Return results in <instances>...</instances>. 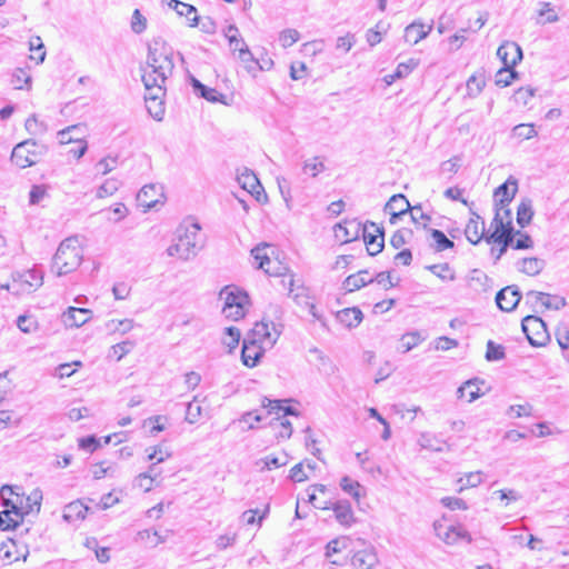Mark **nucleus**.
I'll use <instances>...</instances> for the list:
<instances>
[{
  "instance_id": "f704fd0d",
  "label": "nucleus",
  "mask_w": 569,
  "mask_h": 569,
  "mask_svg": "<svg viewBox=\"0 0 569 569\" xmlns=\"http://www.w3.org/2000/svg\"><path fill=\"white\" fill-rule=\"evenodd\" d=\"M490 278L479 269L470 272L469 286L476 291H487L490 288Z\"/></svg>"
},
{
  "instance_id": "4be33fe9",
  "label": "nucleus",
  "mask_w": 569,
  "mask_h": 569,
  "mask_svg": "<svg viewBox=\"0 0 569 569\" xmlns=\"http://www.w3.org/2000/svg\"><path fill=\"white\" fill-rule=\"evenodd\" d=\"M432 30L431 24L412 22L405 29V40L411 44H417L425 39Z\"/></svg>"
},
{
  "instance_id": "6e6d98bb",
  "label": "nucleus",
  "mask_w": 569,
  "mask_h": 569,
  "mask_svg": "<svg viewBox=\"0 0 569 569\" xmlns=\"http://www.w3.org/2000/svg\"><path fill=\"white\" fill-rule=\"evenodd\" d=\"M120 182L117 179H107L97 191L98 198L112 196L119 189Z\"/></svg>"
},
{
  "instance_id": "2f4dec72",
  "label": "nucleus",
  "mask_w": 569,
  "mask_h": 569,
  "mask_svg": "<svg viewBox=\"0 0 569 569\" xmlns=\"http://www.w3.org/2000/svg\"><path fill=\"white\" fill-rule=\"evenodd\" d=\"M289 462V456L287 453H281L280 456L269 455L256 462L257 466H261L260 470H272L283 466H287Z\"/></svg>"
},
{
  "instance_id": "6ab92c4d",
  "label": "nucleus",
  "mask_w": 569,
  "mask_h": 569,
  "mask_svg": "<svg viewBox=\"0 0 569 569\" xmlns=\"http://www.w3.org/2000/svg\"><path fill=\"white\" fill-rule=\"evenodd\" d=\"M465 234L468 241L473 244H477L485 238V222L480 216L472 213L466 226Z\"/></svg>"
},
{
  "instance_id": "ea45409f",
  "label": "nucleus",
  "mask_w": 569,
  "mask_h": 569,
  "mask_svg": "<svg viewBox=\"0 0 569 569\" xmlns=\"http://www.w3.org/2000/svg\"><path fill=\"white\" fill-rule=\"evenodd\" d=\"M26 130L32 136H42L48 131L46 122L40 121L37 114H31L24 122Z\"/></svg>"
},
{
  "instance_id": "423d86ee",
  "label": "nucleus",
  "mask_w": 569,
  "mask_h": 569,
  "mask_svg": "<svg viewBox=\"0 0 569 569\" xmlns=\"http://www.w3.org/2000/svg\"><path fill=\"white\" fill-rule=\"evenodd\" d=\"M521 327L529 343L533 347L545 346L549 339L545 321L537 316L529 315L525 317Z\"/></svg>"
},
{
  "instance_id": "f3484780",
  "label": "nucleus",
  "mask_w": 569,
  "mask_h": 569,
  "mask_svg": "<svg viewBox=\"0 0 569 569\" xmlns=\"http://www.w3.org/2000/svg\"><path fill=\"white\" fill-rule=\"evenodd\" d=\"M330 509L333 510L335 517L340 525L345 527H351L356 522V518L349 501L340 500L335 503H330Z\"/></svg>"
},
{
  "instance_id": "de8ad7c7",
  "label": "nucleus",
  "mask_w": 569,
  "mask_h": 569,
  "mask_svg": "<svg viewBox=\"0 0 569 569\" xmlns=\"http://www.w3.org/2000/svg\"><path fill=\"white\" fill-rule=\"evenodd\" d=\"M485 79L482 76H476V74H472L468 80H467V93L469 97H477L483 89L485 87Z\"/></svg>"
},
{
  "instance_id": "a19ab883",
  "label": "nucleus",
  "mask_w": 569,
  "mask_h": 569,
  "mask_svg": "<svg viewBox=\"0 0 569 569\" xmlns=\"http://www.w3.org/2000/svg\"><path fill=\"white\" fill-rule=\"evenodd\" d=\"M133 327H134V321L132 319H122V320L112 319L106 323V329L109 332H119L121 335L129 332L130 330L133 329Z\"/></svg>"
},
{
  "instance_id": "69168bd1",
  "label": "nucleus",
  "mask_w": 569,
  "mask_h": 569,
  "mask_svg": "<svg viewBox=\"0 0 569 569\" xmlns=\"http://www.w3.org/2000/svg\"><path fill=\"white\" fill-rule=\"evenodd\" d=\"M326 169L325 163L319 161L318 158L308 159L303 163V172L309 173L312 177H317L320 172Z\"/></svg>"
},
{
  "instance_id": "4468645a",
  "label": "nucleus",
  "mask_w": 569,
  "mask_h": 569,
  "mask_svg": "<svg viewBox=\"0 0 569 569\" xmlns=\"http://www.w3.org/2000/svg\"><path fill=\"white\" fill-rule=\"evenodd\" d=\"M18 506L17 509L21 516L31 512H39L41 507L42 493L40 490H33L29 496L24 497L22 493H17Z\"/></svg>"
},
{
  "instance_id": "bf43d9fd",
  "label": "nucleus",
  "mask_w": 569,
  "mask_h": 569,
  "mask_svg": "<svg viewBox=\"0 0 569 569\" xmlns=\"http://www.w3.org/2000/svg\"><path fill=\"white\" fill-rule=\"evenodd\" d=\"M418 443L423 449H429V450H433V451L442 450L441 446H438V443H439L438 439L429 432L421 433L418 439Z\"/></svg>"
},
{
  "instance_id": "6e6552de",
  "label": "nucleus",
  "mask_w": 569,
  "mask_h": 569,
  "mask_svg": "<svg viewBox=\"0 0 569 569\" xmlns=\"http://www.w3.org/2000/svg\"><path fill=\"white\" fill-rule=\"evenodd\" d=\"M370 256L378 254L385 244L383 229L375 222H367L362 227L361 234Z\"/></svg>"
},
{
  "instance_id": "ddd939ff",
  "label": "nucleus",
  "mask_w": 569,
  "mask_h": 569,
  "mask_svg": "<svg viewBox=\"0 0 569 569\" xmlns=\"http://www.w3.org/2000/svg\"><path fill=\"white\" fill-rule=\"evenodd\" d=\"M521 295L516 286H508L496 296V303L502 311H512L519 303Z\"/></svg>"
},
{
  "instance_id": "c85d7f7f",
  "label": "nucleus",
  "mask_w": 569,
  "mask_h": 569,
  "mask_svg": "<svg viewBox=\"0 0 569 569\" xmlns=\"http://www.w3.org/2000/svg\"><path fill=\"white\" fill-rule=\"evenodd\" d=\"M477 381V379H472L461 385L457 390L458 398L466 399L468 402L477 400L481 396Z\"/></svg>"
},
{
  "instance_id": "c756f323",
  "label": "nucleus",
  "mask_w": 569,
  "mask_h": 569,
  "mask_svg": "<svg viewBox=\"0 0 569 569\" xmlns=\"http://www.w3.org/2000/svg\"><path fill=\"white\" fill-rule=\"evenodd\" d=\"M89 510V508L83 505L81 501L77 500L73 502H70L64 507L63 510V518L66 521L71 522L74 520H81L86 518V513Z\"/></svg>"
},
{
  "instance_id": "09e8293b",
  "label": "nucleus",
  "mask_w": 569,
  "mask_h": 569,
  "mask_svg": "<svg viewBox=\"0 0 569 569\" xmlns=\"http://www.w3.org/2000/svg\"><path fill=\"white\" fill-rule=\"evenodd\" d=\"M512 133L515 137L522 139V140H529L537 136V131L535 129V126L532 123H520L517 124L512 129Z\"/></svg>"
},
{
  "instance_id": "7ed1b4c3",
  "label": "nucleus",
  "mask_w": 569,
  "mask_h": 569,
  "mask_svg": "<svg viewBox=\"0 0 569 569\" xmlns=\"http://www.w3.org/2000/svg\"><path fill=\"white\" fill-rule=\"evenodd\" d=\"M200 224L198 222H184L178 230V240L167 249L170 257H178L182 260H190L200 250Z\"/></svg>"
},
{
  "instance_id": "393cba45",
  "label": "nucleus",
  "mask_w": 569,
  "mask_h": 569,
  "mask_svg": "<svg viewBox=\"0 0 569 569\" xmlns=\"http://www.w3.org/2000/svg\"><path fill=\"white\" fill-rule=\"evenodd\" d=\"M372 281L373 277L369 273L368 270H360L359 272L349 276L343 281V288L347 291L352 292L355 290H359L368 283H371Z\"/></svg>"
},
{
  "instance_id": "13d9d810",
  "label": "nucleus",
  "mask_w": 569,
  "mask_h": 569,
  "mask_svg": "<svg viewBox=\"0 0 569 569\" xmlns=\"http://www.w3.org/2000/svg\"><path fill=\"white\" fill-rule=\"evenodd\" d=\"M300 38V33L296 29H284L279 34V42L283 48L295 44Z\"/></svg>"
},
{
  "instance_id": "c9c22d12",
  "label": "nucleus",
  "mask_w": 569,
  "mask_h": 569,
  "mask_svg": "<svg viewBox=\"0 0 569 569\" xmlns=\"http://www.w3.org/2000/svg\"><path fill=\"white\" fill-rule=\"evenodd\" d=\"M533 217L532 201L530 199H523L517 209V222L521 227L528 226Z\"/></svg>"
},
{
  "instance_id": "8fccbe9b",
  "label": "nucleus",
  "mask_w": 569,
  "mask_h": 569,
  "mask_svg": "<svg viewBox=\"0 0 569 569\" xmlns=\"http://www.w3.org/2000/svg\"><path fill=\"white\" fill-rule=\"evenodd\" d=\"M180 9H178L176 12L180 16V17H186L187 20L189 21V26L190 27H196L198 26L199 23V17L197 14V9L189 4V3H184L182 6H179Z\"/></svg>"
},
{
  "instance_id": "338daca9",
  "label": "nucleus",
  "mask_w": 569,
  "mask_h": 569,
  "mask_svg": "<svg viewBox=\"0 0 569 569\" xmlns=\"http://www.w3.org/2000/svg\"><path fill=\"white\" fill-rule=\"evenodd\" d=\"M401 340L402 346L405 347V352H407L417 347L423 340V338L418 331H413L403 335Z\"/></svg>"
},
{
  "instance_id": "774afa93",
  "label": "nucleus",
  "mask_w": 569,
  "mask_h": 569,
  "mask_svg": "<svg viewBox=\"0 0 569 569\" xmlns=\"http://www.w3.org/2000/svg\"><path fill=\"white\" fill-rule=\"evenodd\" d=\"M556 339L562 350L569 348V328L567 326H559L556 329Z\"/></svg>"
},
{
  "instance_id": "9b49d317",
  "label": "nucleus",
  "mask_w": 569,
  "mask_h": 569,
  "mask_svg": "<svg viewBox=\"0 0 569 569\" xmlns=\"http://www.w3.org/2000/svg\"><path fill=\"white\" fill-rule=\"evenodd\" d=\"M497 56L503 67L513 68L522 59L520 46L513 41H505L497 50Z\"/></svg>"
},
{
  "instance_id": "412c9836",
  "label": "nucleus",
  "mask_w": 569,
  "mask_h": 569,
  "mask_svg": "<svg viewBox=\"0 0 569 569\" xmlns=\"http://www.w3.org/2000/svg\"><path fill=\"white\" fill-rule=\"evenodd\" d=\"M386 210L391 214L390 222L410 210V203L403 194L392 196L386 204Z\"/></svg>"
},
{
  "instance_id": "f257e3e1",
  "label": "nucleus",
  "mask_w": 569,
  "mask_h": 569,
  "mask_svg": "<svg viewBox=\"0 0 569 569\" xmlns=\"http://www.w3.org/2000/svg\"><path fill=\"white\" fill-rule=\"evenodd\" d=\"M283 309L278 303H269L263 317L243 339L241 360L246 367L253 368L264 353L272 348L283 330Z\"/></svg>"
},
{
  "instance_id": "bb28decb",
  "label": "nucleus",
  "mask_w": 569,
  "mask_h": 569,
  "mask_svg": "<svg viewBox=\"0 0 569 569\" xmlns=\"http://www.w3.org/2000/svg\"><path fill=\"white\" fill-rule=\"evenodd\" d=\"M517 190V180L510 177L506 182L496 189L495 197L499 198V204L509 203L515 197Z\"/></svg>"
},
{
  "instance_id": "c03bdc74",
  "label": "nucleus",
  "mask_w": 569,
  "mask_h": 569,
  "mask_svg": "<svg viewBox=\"0 0 569 569\" xmlns=\"http://www.w3.org/2000/svg\"><path fill=\"white\" fill-rule=\"evenodd\" d=\"M12 84L17 90H29L31 87V76L26 70L18 68L12 74Z\"/></svg>"
},
{
  "instance_id": "58836bf2",
  "label": "nucleus",
  "mask_w": 569,
  "mask_h": 569,
  "mask_svg": "<svg viewBox=\"0 0 569 569\" xmlns=\"http://www.w3.org/2000/svg\"><path fill=\"white\" fill-rule=\"evenodd\" d=\"M430 237L433 240L432 246L436 251H443L447 249H451L455 246L453 241L448 239L447 236L438 229H431Z\"/></svg>"
},
{
  "instance_id": "0eeeda50",
  "label": "nucleus",
  "mask_w": 569,
  "mask_h": 569,
  "mask_svg": "<svg viewBox=\"0 0 569 569\" xmlns=\"http://www.w3.org/2000/svg\"><path fill=\"white\" fill-rule=\"evenodd\" d=\"M433 530L437 537L449 546H453L460 540H466L468 543L472 541L469 532L461 526H445L441 521H435Z\"/></svg>"
},
{
  "instance_id": "aec40b11",
  "label": "nucleus",
  "mask_w": 569,
  "mask_h": 569,
  "mask_svg": "<svg viewBox=\"0 0 569 569\" xmlns=\"http://www.w3.org/2000/svg\"><path fill=\"white\" fill-rule=\"evenodd\" d=\"M377 562L378 558L373 548L359 550L351 559V563L355 569H372Z\"/></svg>"
},
{
  "instance_id": "4d7b16f0",
  "label": "nucleus",
  "mask_w": 569,
  "mask_h": 569,
  "mask_svg": "<svg viewBox=\"0 0 569 569\" xmlns=\"http://www.w3.org/2000/svg\"><path fill=\"white\" fill-rule=\"evenodd\" d=\"M540 9L538 11L539 17L543 18L545 20L542 23H553L559 20V17L557 12L553 10L550 2H540Z\"/></svg>"
},
{
  "instance_id": "5fc2aeb1",
  "label": "nucleus",
  "mask_w": 569,
  "mask_h": 569,
  "mask_svg": "<svg viewBox=\"0 0 569 569\" xmlns=\"http://www.w3.org/2000/svg\"><path fill=\"white\" fill-rule=\"evenodd\" d=\"M238 59L244 64V68L248 72L254 73L257 71L259 60L253 57L249 49H242L241 54L238 56Z\"/></svg>"
},
{
  "instance_id": "864d4df0",
  "label": "nucleus",
  "mask_w": 569,
  "mask_h": 569,
  "mask_svg": "<svg viewBox=\"0 0 569 569\" xmlns=\"http://www.w3.org/2000/svg\"><path fill=\"white\" fill-rule=\"evenodd\" d=\"M536 89L531 87H522L519 88L515 94V101L518 104H521L523 107L528 106L531 99L535 97Z\"/></svg>"
},
{
  "instance_id": "79ce46f5",
  "label": "nucleus",
  "mask_w": 569,
  "mask_h": 569,
  "mask_svg": "<svg viewBox=\"0 0 569 569\" xmlns=\"http://www.w3.org/2000/svg\"><path fill=\"white\" fill-rule=\"evenodd\" d=\"M240 330L236 327H228L224 330V335L222 338V343L228 348L229 352H232L239 345L240 341Z\"/></svg>"
},
{
  "instance_id": "680f3d73",
  "label": "nucleus",
  "mask_w": 569,
  "mask_h": 569,
  "mask_svg": "<svg viewBox=\"0 0 569 569\" xmlns=\"http://www.w3.org/2000/svg\"><path fill=\"white\" fill-rule=\"evenodd\" d=\"M516 78L517 72L513 70V68L503 67L501 70L498 71L496 76V83L501 87H507Z\"/></svg>"
},
{
  "instance_id": "9d476101",
  "label": "nucleus",
  "mask_w": 569,
  "mask_h": 569,
  "mask_svg": "<svg viewBox=\"0 0 569 569\" xmlns=\"http://www.w3.org/2000/svg\"><path fill=\"white\" fill-rule=\"evenodd\" d=\"M362 227L358 220H346L335 227V237L341 243L355 241L360 237Z\"/></svg>"
},
{
  "instance_id": "3c124183",
  "label": "nucleus",
  "mask_w": 569,
  "mask_h": 569,
  "mask_svg": "<svg viewBox=\"0 0 569 569\" xmlns=\"http://www.w3.org/2000/svg\"><path fill=\"white\" fill-rule=\"evenodd\" d=\"M263 407H267V403H263ZM269 413H276L279 416L280 412H283V416H298V411L292 407H283L282 401L280 400H268Z\"/></svg>"
},
{
  "instance_id": "a878e982",
  "label": "nucleus",
  "mask_w": 569,
  "mask_h": 569,
  "mask_svg": "<svg viewBox=\"0 0 569 569\" xmlns=\"http://www.w3.org/2000/svg\"><path fill=\"white\" fill-rule=\"evenodd\" d=\"M192 87L200 97L204 98L209 102H221L227 104L224 101L226 96L213 88H209L202 84L198 79H192Z\"/></svg>"
},
{
  "instance_id": "72a5a7b5",
  "label": "nucleus",
  "mask_w": 569,
  "mask_h": 569,
  "mask_svg": "<svg viewBox=\"0 0 569 569\" xmlns=\"http://www.w3.org/2000/svg\"><path fill=\"white\" fill-rule=\"evenodd\" d=\"M341 489L351 496L357 502L365 496L363 487L356 480L351 479L348 476H345L340 480Z\"/></svg>"
},
{
  "instance_id": "49530a36",
  "label": "nucleus",
  "mask_w": 569,
  "mask_h": 569,
  "mask_svg": "<svg viewBox=\"0 0 569 569\" xmlns=\"http://www.w3.org/2000/svg\"><path fill=\"white\" fill-rule=\"evenodd\" d=\"M247 306L248 305L227 303V306H222V313L226 318L237 321L244 317Z\"/></svg>"
},
{
  "instance_id": "603ef678",
  "label": "nucleus",
  "mask_w": 569,
  "mask_h": 569,
  "mask_svg": "<svg viewBox=\"0 0 569 569\" xmlns=\"http://www.w3.org/2000/svg\"><path fill=\"white\" fill-rule=\"evenodd\" d=\"M16 506H18V502H14V505L10 507H6V509L2 512H0L3 516L4 520H7V522L12 523L11 529L19 526L23 518Z\"/></svg>"
},
{
  "instance_id": "4c0bfd02",
  "label": "nucleus",
  "mask_w": 569,
  "mask_h": 569,
  "mask_svg": "<svg viewBox=\"0 0 569 569\" xmlns=\"http://www.w3.org/2000/svg\"><path fill=\"white\" fill-rule=\"evenodd\" d=\"M481 482H482V472L481 471L468 472L463 477H460L457 480V483L459 485V488L457 491L460 493L468 488L478 487Z\"/></svg>"
},
{
  "instance_id": "a211bd4d",
  "label": "nucleus",
  "mask_w": 569,
  "mask_h": 569,
  "mask_svg": "<svg viewBox=\"0 0 569 569\" xmlns=\"http://www.w3.org/2000/svg\"><path fill=\"white\" fill-rule=\"evenodd\" d=\"M269 249H271L270 244L260 243L251 250V256L257 263V268L264 270V272L270 276H280L282 274L281 272L272 271L267 267L271 263V259L268 253Z\"/></svg>"
},
{
  "instance_id": "20e7f679",
  "label": "nucleus",
  "mask_w": 569,
  "mask_h": 569,
  "mask_svg": "<svg viewBox=\"0 0 569 569\" xmlns=\"http://www.w3.org/2000/svg\"><path fill=\"white\" fill-rule=\"evenodd\" d=\"M82 261V249L77 237L64 239L52 259V269L58 276L74 271Z\"/></svg>"
},
{
  "instance_id": "2eb2a0df",
  "label": "nucleus",
  "mask_w": 569,
  "mask_h": 569,
  "mask_svg": "<svg viewBox=\"0 0 569 569\" xmlns=\"http://www.w3.org/2000/svg\"><path fill=\"white\" fill-rule=\"evenodd\" d=\"M92 311L86 308L69 307L62 315V321L66 327L79 328L87 323L91 318Z\"/></svg>"
},
{
  "instance_id": "cd10ccee",
  "label": "nucleus",
  "mask_w": 569,
  "mask_h": 569,
  "mask_svg": "<svg viewBox=\"0 0 569 569\" xmlns=\"http://www.w3.org/2000/svg\"><path fill=\"white\" fill-rule=\"evenodd\" d=\"M288 295L299 306L305 307L306 305H309L310 297L308 295V289L301 284L297 286L292 276H290L288 281Z\"/></svg>"
},
{
  "instance_id": "e433bc0d",
  "label": "nucleus",
  "mask_w": 569,
  "mask_h": 569,
  "mask_svg": "<svg viewBox=\"0 0 569 569\" xmlns=\"http://www.w3.org/2000/svg\"><path fill=\"white\" fill-rule=\"evenodd\" d=\"M82 131L81 124L69 126L60 131H58V139L61 144H68L71 142H78L82 138L79 137V132Z\"/></svg>"
},
{
  "instance_id": "052dcab7",
  "label": "nucleus",
  "mask_w": 569,
  "mask_h": 569,
  "mask_svg": "<svg viewBox=\"0 0 569 569\" xmlns=\"http://www.w3.org/2000/svg\"><path fill=\"white\" fill-rule=\"evenodd\" d=\"M19 487H12V486H3L0 490L1 498L3 500L4 507H10L14 505V502H18L17 500V493L19 492Z\"/></svg>"
},
{
  "instance_id": "b1692460",
  "label": "nucleus",
  "mask_w": 569,
  "mask_h": 569,
  "mask_svg": "<svg viewBox=\"0 0 569 569\" xmlns=\"http://www.w3.org/2000/svg\"><path fill=\"white\" fill-rule=\"evenodd\" d=\"M219 299L223 301V306H227V303L231 305H248L249 303V297L246 292L239 290L236 287L227 286L224 287L220 293Z\"/></svg>"
},
{
  "instance_id": "f03ea898",
  "label": "nucleus",
  "mask_w": 569,
  "mask_h": 569,
  "mask_svg": "<svg viewBox=\"0 0 569 569\" xmlns=\"http://www.w3.org/2000/svg\"><path fill=\"white\" fill-rule=\"evenodd\" d=\"M171 49L161 40H153L149 44L147 66L142 69V81L146 88L144 96H160L164 98V83L173 70Z\"/></svg>"
},
{
  "instance_id": "dca6fc26",
  "label": "nucleus",
  "mask_w": 569,
  "mask_h": 569,
  "mask_svg": "<svg viewBox=\"0 0 569 569\" xmlns=\"http://www.w3.org/2000/svg\"><path fill=\"white\" fill-rule=\"evenodd\" d=\"M527 299L532 302H540L546 309L560 310L566 306V299L560 296H552L540 291H529Z\"/></svg>"
},
{
  "instance_id": "f8f14e48",
  "label": "nucleus",
  "mask_w": 569,
  "mask_h": 569,
  "mask_svg": "<svg viewBox=\"0 0 569 569\" xmlns=\"http://www.w3.org/2000/svg\"><path fill=\"white\" fill-rule=\"evenodd\" d=\"M161 198L162 192L156 184L143 186L137 194L138 204L143 208L144 212L154 208Z\"/></svg>"
},
{
  "instance_id": "0e129e2a",
  "label": "nucleus",
  "mask_w": 569,
  "mask_h": 569,
  "mask_svg": "<svg viewBox=\"0 0 569 569\" xmlns=\"http://www.w3.org/2000/svg\"><path fill=\"white\" fill-rule=\"evenodd\" d=\"M198 397L193 398V401L189 402L186 410V421L189 423H196L202 415V407L196 405Z\"/></svg>"
},
{
  "instance_id": "e2e57ef3",
  "label": "nucleus",
  "mask_w": 569,
  "mask_h": 569,
  "mask_svg": "<svg viewBox=\"0 0 569 569\" xmlns=\"http://www.w3.org/2000/svg\"><path fill=\"white\" fill-rule=\"evenodd\" d=\"M505 358V348L489 340L487 343L486 359L488 361H497Z\"/></svg>"
},
{
  "instance_id": "39448f33",
  "label": "nucleus",
  "mask_w": 569,
  "mask_h": 569,
  "mask_svg": "<svg viewBox=\"0 0 569 569\" xmlns=\"http://www.w3.org/2000/svg\"><path fill=\"white\" fill-rule=\"evenodd\" d=\"M44 146L33 139H28L14 146L11 152V161L21 169L34 166L44 154Z\"/></svg>"
},
{
  "instance_id": "1a4fd4ad",
  "label": "nucleus",
  "mask_w": 569,
  "mask_h": 569,
  "mask_svg": "<svg viewBox=\"0 0 569 569\" xmlns=\"http://www.w3.org/2000/svg\"><path fill=\"white\" fill-rule=\"evenodd\" d=\"M237 180L241 188L253 196L257 201L261 202L267 200V194L263 191L259 179L251 170L244 168L240 173H238Z\"/></svg>"
},
{
  "instance_id": "37998d69",
  "label": "nucleus",
  "mask_w": 569,
  "mask_h": 569,
  "mask_svg": "<svg viewBox=\"0 0 569 569\" xmlns=\"http://www.w3.org/2000/svg\"><path fill=\"white\" fill-rule=\"evenodd\" d=\"M545 262L538 258H525L520 270L528 276H536L543 269Z\"/></svg>"
},
{
  "instance_id": "5701e85b",
  "label": "nucleus",
  "mask_w": 569,
  "mask_h": 569,
  "mask_svg": "<svg viewBox=\"0 0 569 569\" xmlns=\"http://www.w3.org/2000/svg\"><path fill=\"white\" fill-rule=\"evenodd\" d=\"M488 243L495 242L508 247L513 243V227L511 220H507L505 227L495 230L490 236L486 237Z\"/></svg>"
},
{
  "instance_id": "a18cd8bd",
  "label": "nucleus",
  "mask_w": 569,
  "mask_h": 569,
  "mask_svg": "<svg viewBox=\"0 0 569 569\" xmlns=\"http://www.w3.org/2000/svg\"><path fill=\"white\" fill-rule=\"evenodd\" d=\"M147 24V18L141 13L139 9H134L130 21L131 31L136 34H141L146 31Z\"/></svg>"
},
{
  "instance_id": "473e14b6",
  "label": "nucleus",
  "mask_w": 569,
  "mask_h": 569,
  "mask_svg": "<svg viewBox=\"0 0 569 569\" xmlns=\"http://www.w3.org/2000/svg\"><path fill=\"white\" fill-rule=\"evenodd\" d=\"M337 319L348 328L357 327L362 320V312L358 308H347L337 313Z\"/></svg>"
},
{
  "instance_id": "7c9ffc66",
  "label": "nucleus",
  "mask_w": 569,
  "mask_h": 569,
  "mask_svg": "<svg viewBox=\"0 0 569 569\" xmlns=\"http://www.w3.org/2000/svg\"><path fill=\"white\" fill-rule=\"evenodd\" d=\"M146 108L149 114L157 121H161L164 116V102L160 96H144Z\"/></svg>"
}]
</instances>
